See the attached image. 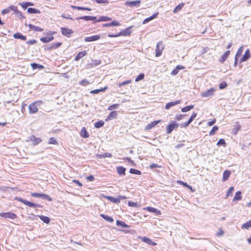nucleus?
I'll list each match as a JSON object with an SVG mask.
<instances>
[{
    "label": "nucleus",
    "mask_w": 251,
    "mask_h": 251,
    "mask_svg": "<svg viewBox=\"0 0 251 251\" xmlns=\"http://www.w3.org/2000/svg\"><path fill=\"white\" fill-rule=\"evenodd\" d=\"M133 27V26H130L129 27H128L125 29L121 31L120 32H119L117 34H108V37H117L121 36H129L132 31L131 30V29Z\"/></svg>",
    "instance_id": "1"
},
{
    "label": "nucleus",
    "mask_w": 251,
    "mask_h": 251,
    "mask_svg": "<svg viewBox=\"0 0 251 251\" xmlns=\"http://www.w3.org/2000/svg\"><path fill=\"white\" fill-rule=\"evenodd\" d=\"M179 126H180V125L176 121H171L166 126V134L171 133L174 130H176Z\"/></svg>",
    "instance_id": "2"
},
{
    "label": "nucleus",
    "mask_w": 251,
    "mask_h": 251,
    "mask_svg": "<svg viewBox=\"0 0 251 251\" xmlns=\"http://www.w3.org/2000/svg\"><path fill=\"white\" fill-rule=\"evenodd\" d=\"M32 197L39 198L42 200H47L49 201H52V199L50 196L47 194L43 193H32Z\"/></svg>",
    "instance_id": "3"
},
{
    "label": "nucleus",
    "mask_w": 251,
    "mask_h": 251,
    "mask_svg": "<svg viewBox=\"0 0 251 251\" xmlns=\"http://www.w3.org/2000/svg\"><path fill=\"white\" fill-rule=\"evenodd\" d=\"M39 218L44 223L49 224L50 222V219L49 217L43 215H34L32 213V222L36 221Z\"/></svg>",
    "instance_id": "4"
},
{
    "label": "nucleus",
    "mask_w": 251,
    "mask_h": 251,
    "mask_svg": "<svg viewBox=\"0 0 251 251\" xmlns=\"http://www.w3.org/2000/svg\"><path fill=\"white\" fill-rule=\"evenodd\" d=\"M0 217L5 219H10L12 220H14L17 218V216L16 214L11 212L0 213Z\"/></svg>",
    "instance_id": "5"
},
{
    "label": "nucleus",
    "mask_w": 251,
    "mask_h": 251,
    "mask_svg": "<svg viewBox=\"0 0 251 251\" xmlns=\"http://www.w3.org/2000/svg\"><path fill=\"white\" fill-rule=\"evenodd\" d=\"M164 49L163 44L162 42H158L156 46L155 56L159 57L161 55L162 51Z\"/></svg>",
    "instance_id": "6"
},
{
    "label": "nucleus",
    "mask_w": 251,
    "mask_h": 251,
    "mask_svg": "<svg viewBox=\"0 0 251 251\" xmlns=\"http://www.w3.org/2000/svg\"><path fill=\"white\" fill-rule=\"evenodd\" d=\"M141 1L140 0H136L134 1H126L125 3V5L126 6H129L130 7L138 8L140 7Z\"/></svg>",
    "instance_id": "7"
},
{
    "label": "nucleus",
    "mask_w": 251,
    "mask_h": 251,
    "mask_svg": "<svg viewBox=\"0 0 251 251\" xmlns=\"http://www.w3.org/2000/svg\"><path fill=\"white\" fill-rule=\"evenodd\" d=\"M61 31L63 35L68 38L71 37L72 34L74 33V31L72 29L66 27H61Z\"/></svg>",
    "instance_id": "8"
},
{
    "label": "nucleus",
    "mask_w": 251,
    "mask_h": 251,
    "mask_svg": "<svg viewBox=\"0 0 251 251\" xmlns=\"http://www.w3.org/2000/svg\"><path fill=\"white\" fill-rule=\"evenodd\" d=\"M44 103L42 100L36 101L32 102V113H35L38 111V109L40 108L41 104Z\"/></svg>",
    "instance_id": "9"
},
{
    "label": "nucleus",
    "mask_w": 251,
    "mask_h": 251,
    "mask_svg": "<svg viewBox=\"0 0 251 251\" xmlns=\"http://www.w3.org/2000/svg\"><path fill=\"white\" fill-rule=\"evenodd\" d=\"M251 57V52L250 50L248 49L246 50L245 54L241 58L239 63H241L242 62H245L249 60Z\"/></svg>",
    "instance_id": "10"
},
{
    "label": "nucleus",
    "mask_w": 251,
    "mask_h": 251,
    "mask_svg": "<svg viewBox=\"0 0 251 251\" xmlns=\"http://www.w3.org/2000/svg\"><path fill=\"white\" fill-rule=\"evenodd\" d=\"M144 209L147 210L149 212L154 213L155 215L156 216H160L161 215V211L157 209V208L150 206H148L147 207L144 208Z\"/></svg>",
    "instance_id": "11"
},
{
    "label": "nucleus",
    "mask_w": 251,
    "mask_h": 251,
    "mask_svg": "<svg viewBox=\"0 0 251 251\" xmlns=\"http://www.w3.org/2000/svg\"><path fill=\"white\" fill-rule=\"evenodd\" d=\"M100 39V35H94L85 37L84 41L86 42H90L98 40Z\"/></svg>",
    "instance_id": "12"
},
{
    "label": "nucleus",
    "mask_w": 251,
    "mask_h": 251,
    "mask_svg": "<svg viewBox=\"0 0 251 251\" xmlns=\"http://www.w3.org/2000/svg\"><path fill=\"white\" fill-rule=\"evenodd\" d=\"M215 91V89L211 88L210 89L202 92L201 94L202 97H208L212 96L214 94V92Z\"/></svg>",
    "instance_id": "13"
},
{
    "label": "nucleus",
    "mask_w": 251,
    "mask_h": 251,
    "mask_svg": "<svg viewBox=\"0 0 251 251\" xmlns=\"http://www.w3.org/2000/svg\"><path fill=\"white\" fill-rule=\"evenodd\" d=\"M140 239L141 240L145 242V243L151 246H155L156 245V243L153 242L152 240H151L150 238L147 237H141Z\"/></svg>",
    "instance_id": "14"
},
{
    "label": "nucleus",
    "mask_w": 251,
    "mask_h": 251,
    "mask_svg": "<svg viewBox=\"0 0 251 251\" xmlns=\"http://www.w3.org/2000/svg\"><path fill=\"white\" fill-rule=\"evenodd\" d=\"M161 120H157V121H154L153 122L150 123L149 124H148L145 127V129L146 130H149L152 128L156 125H157L158 124H159L160 122H161Z\"/></svg>",
    "instance_id": "15"
},
{
    "label": "nucleus",
    "mask_w": 251,
    "mask_h": 251,
    "mask_svg": "<svg viewBox=\"0 0 251 251\" xmlns=\"http://www.w3.org/2000/svg\"><path fill=\"white\" fill-rule=\"evenodd\" d=\"M181 102L180 100H176L174 101H171L167 103H166L165 105V109H169L171 107L174 106L178 104H179Z\"/></svg>",
    "instance_id": "16"
},
{
    "label": "nucleus",
    "mask_w": 251,
    "mask_h": 251,
    "mask_svg": "<svg viewBox=\"0 0 251 251\" xmlns=\"http://www.w3.org/2000/svg\"><path fill=\"white\" fill-rule=\"evenodd\" d=\"M230 53V51L228 50H226L220 57L219 61L220 63H224L227 59Z\"/></svg>",
    "instance_id": "17"
},
{
    "label": "nucleus",
    "mask_w": 251,
    "mask_h": 251,
    "mask_svg": "<svg viewBox=\"0 0 251 251\" xmlns=\"http://www.w3.org/2000/svg\"><path fill=\"white\" fill-rule=\"evenodd\" d=\"M118 115L117 112L116 111H112L110 112L107 117V118L106 119L105 121H108L109 120H111L113 119L114 118H117Z\"/></svg>",
    "instance_id": "18"
},
{
    "label": "nucleus",
    "mask_w": 251,
    "mask_h": 251,
    "mask_svg": "<svg viewBox=\"0 0 251 251\" xmlns=\"http://www.w3.org/2000/svg\"><path fill=\"white\" fill-rule=\"evenodd\" d=\"M104 197L109 201L115 204H118L120 202V199L118 198V197L117 198H114L112 196H104Z\"/></svg>",
    "instance_id": "19"
},
{
    "label": "nucleus",
    "mask_w": 251,
    "mask_h": 251,
    "mask_svg": "<svg viewBox=\"0 0 251 251\" xmlns=\"http://www.w3.org/2000/svg\"><path fill=\"white\" fill-rule=\"evenodd\" d=\"M108 87L105 86L103 88H101L100 89H95L93 90H91L90 93L92 94H97L100 92H105L106 90L108 89Z\"/></svg>",
    "instance_id": "20"
},
{
    "label": "nucleus",
    "mask_w": 251,
    "mask_h": 251,
    "mask_svg": "<svg viewBox=\"0 0 251 251\" xmlns=\"http://www.w3.org/2000/svg\"><path fill=\"white\" fill-rule=\"evenodd\" d=\"M117 173L120 176H124L126 174V168L123 166H119L116 167Z\"/></svg>",
    "instance_id": "21"
},
{
    "label": "nucleus",
    "mask_w": 251,
    "mask_h": 251,
    "mask_svg": "<svg viewBox=\"0 0 251 251\" xmlns=\"http://www.w3.org/2000/svg\"><path fill=\"white\" fill-rule=\"evenodd\" d=\"M87 53V51L85 50L79 52L75 57V60L76 61L79 60L81 58L85 56Z\"/></svg>",
    "instance_id": "22"
},
{
    "label": "nucleus",
    "mask_w": 251,
    "mask_h": 251,
    "mask_svg": "<svg viewBox=\"0 0 251 251\" xmlns=\"http://www.w3.org/2000/svg\"><path fill=\"white\" fill-rule=\"evenodd\" d=\"M13 37L15 39H21L23 41H25L26 39V36L23 35L20 32H17L13 34Z\"/></svg>",
    "instance_id": "23"
},
{
    "label": "nucleus",
    "mask_w": 251,
    "mask_h": 251,
    "mask_svg": "<svg viewBox=\"0 0 251 251\" xmlns=\"http://www.w3.org/2000/svg\"><path fill=\"white\" fill-rule=\"evenodd\" d=\"M116 225L119 227L124 228L129 227V226L127 225L125 222L119 220L116 221Z\"/></svg>",
    "instance_id": "24"
},
{
    "label": "nucleus",
    "mask_w": 251,
    "mask_h": 251,
    "mask_svg": "<svg viewBox=\"0 0 251 251\" xmlns=\"http://www.w3.org/2000/svg\"><path fill=\"white\" fill-rule=\"evenodd\" d=\"M231 175V172L229 170H226L223 172V181H226L229 177Z\"/></svg>",
    "instance_id": "25"
},
{
    "label": "nucleus",
    "mask_w": 251,
    "mask_h": 251,
    "mask_svg": "<svg viewBox=\"0 0 251 251\" xmlns=\"http://www.w3.org/2000/svg\"><path fill=\"white\" fill-rule=\"evenodd\" d=\"M184 67L181 65H177L176 68L171 73L172 75H176L180 70L183 69Z\"/></svg>",
    "instance_id": "26"
},
{
    "label": "nucleus",
    "mask_w": 251,
    "mask_h": 251,
    "mask_svg": "<svg viewBox=\"0 0 251 251\" xmlns=\"http://www.w3.org/2000/svg\"><path fill=\"white\" fill-rule=\"evenodd\" d=\"M54 37L53 36H48V37H43L40 38V41H42L44 43H48L54 39Z\"/></svg>",
    "instance_id": "27"
},
{
    "label": "nucleus",
    "mask_w": 251,
    "mask_h": 251,
    "mask_svg": "<svg viewBox=\"0 0 251 251\" xmlns=\"http://www.w3.org/2000/svg\"><path fill=\"white\" fill-rule=\"evenodd\" d=\"M80 134L84 138H88L89 136V134L85 127L82 128Z\"/></svg>",
    "instance_id": "28"
},
{
    "label": "nucleus",
    "mask_w": 251,
    "mask_h": 251,
    "mask_svg": "<svg viewBox=\"0 0 251 251\" xmlns=\"http://www.w3.org/2000/svg\"><path fill=\"white\" fill-rule=\"evenodd\" d=\"M100 216L108 222L113 223L114 222L113 218L112 217L109 216L107 215H105L104 214H101L100 215Z\"/></svg>",
    "instance_id": "29"
},
{
    "label": "nucleus",
    "mask_w": 251,
    "mask_h": 251,
    "mask_svg": "<svg viewBox=\"0 0 251 251\" xmlns=\"http://www.w3.org/2000/svg\"><path fill=\"white\" fill-rule=\"evenodd\" d=\"M71 7L73 9H77L78 10H86V11H91V8H88V7H81V6H75V5H71Z\"/></svg>",
    "instance_id": "30"
},
{
    "label": "nucleus",
    "mask_w": 251,
    "mask_h": 251,
    "mask_svg": "<svg viewBox=\"0 0 251 251\" xmlns=\"http://www.w3.org/2000/svg\"><path fill=\"white\" fill-rule=\"evenodd\" d=\"M242 193L238 191L235 193V196L233 199V201L241 200L242 199Z\"/></svg>",
    "instance_id": "31"
},
{
    "label": "nucleus",
    "mask_w": 251,
    "mask_h": 251,
    "mask_svg": "<svg viewBox=\"0 0 251 251\" xmlns=\"http://www.w3.org/2000/svg\"><path fill=\"white\" fill-rule=\"evenodd\" d=\"M40 138H37L34 135H32V145L35 146L42 142Z\"/></svg>",
    "instance_id": "32"
},
{
    "label": "nucleus",
    "mask_w": 251,
    "mask_h": 251,
    "mask_svg": "<svg viewBox=\"0 0 251 251\" xmlns=\"http://www.w3.org/2000/svg\"><path fill=\"white\" fill-rule=\"evenodd\" d=\"M44 69V66L42 65L36 63H32V70L38 69L39 70Z\"/></svg>",
    "instance_id": "33"
},
{
    "label": "nucleus",
    "mask_w": 251,
    "mask_h": 251,
    "mask_svg": "<svg viewBox=\"0 0 251 251\" xmlns=\"http://www.w3.org/2000/svg\"><path fill=\"white\" fill-rule=\"evenodd\" d=\"M194 106L193 105H189L184 107H182L181 109V112H186L191 110V109L194 108Z\"/></svg>",
    "instance_id": "34"
},
{
    "label": "nucleus",
    "mask_w": 251,
    "mask_h": 251,
    "mask_svg": "<svg viewBox=\"0 0 251 251\" xmlns=\"http://www.w3.org/2000/svg\"><path fill=\"white\" fill-rule=\"evenodd\" d=\"M193 120L189 118L186 122L180 124V127L182 128L188 127L190 125V124L193 122Z\"/></svg>",
    "instance_id": "35"
},
{
    "label": "nucleus",
    "mask_w": 251,
    "mask_h": 251,
    "mask_svg": "<svg viewBox=\"0 0 251 251\" xmlns=\"http://www.w3.org/2000/svg\"><path fill=\"white\" fill-rule=\"evenodd\" d=\"M112 18L107 16H101L99 18L98 21L99 22H105V21H111Z\"/></svg>",
    "instance_id": "36"
},
{
    "label": "nucleus",
    "mask_w": 251,
    "mask_h": 251,
    "mask_svg": "<svg viewBox=\"0 0 251 251\" xmlns=\"http://www.w3.org/2000/svg\"><path fill=\"white\" fill-rule=\"evenodd\" d=\"M104 121H103L102 120H100L99 121L96 122L94 124V126L95 128H99L103 126H104Z\"/></svg>",
    "instance_id": "37"
},
{
    "label": "nucleus",
    "mask_w": 251,
    "mask_h": 251,
    "mask_svg": "<svg viewBox=\"0 0 251 251\" xmlns=\"http://www.w3.org/2000/svg\"><path fill=\"white\" fill-rule=\"evenodd\" d=\"M20 5L25 10L28 6H31V2H22L20 3Z\"/></svg>",
    "instance_id": "38"
},
{
    "label": "nucleus",
    "mask_w": 251,
    "mask_h": 251,
    "mask_svg": "<svg viewBox=\"0 0 251 251\" xmlns=\"http://www.w3.org/2000/svg\"><path fill=\"white\" fill-rule=\"evenodd\" d=\"M241 227L243 229H247L251 227V220L248 221V222H246L243 225H242Z\"/></svg>",
    "instance_id": "39"
},
{
    "label": "nucleus",
    "mask_w": 251,
    "mask_h": 251,
    "mask_svg": "<svg viewBox=\"0 0 251 251\" xmlns=\"http://www.w3.org/2000/svg\"><path fill=\"white\" fill-rule=\"evenodd\" d=\"M184 5V4L183 2L179 4L175 8V9L173 10V12L175 13H177L178 11H180Z\"/></svg>",
    "instance_id": "40"
},
{
    "label": "nucleus",
    "mask_w": 251,
    "mask_h": 251,
    "mask_svg": "<svg viewBox=\"0 0 251 251\" xmlns=\"http://www.w3.org/2000/svg\"><path fill=\"white\" fill-rule=\"evenodd\" d=\"M218 129H219V127L218 126H214L212 127V129L210 131L209 135L210 136L214 135L216 133V132L217 131Z\"/></svg>",
    "instance_id": "41"
},
{
    "label": "nucleus",
    "mask_w": 251,
    "mask_h": 251,
    "mask_svg": "<svg viewBox=\"0 0 251 251\" xmlns=\"http://www.w3.org/2000/svg\"><path fill=\"white\" fill-rule=\"evenodd\" d=\"M129 173L131 174H135L138 175H141V172L140 171L133 168L130 169Z\"/></svg>",
    "instance_id": "42"
},
{
    "label": "nucleus",
    "mask_w": 251,
    "mask_h": 251,
    "mask_svg": "<svg viewBox=\"0 0 251 251\" xmlns=\"http://www.w3.org/2000/svg\"><path fill=\"white\" fill-rule=\"evenodd\" d=\"M226 142L225 140V139H220L217 142V145L218 146H223V147H226Z\"/></svg>",
    "instance_id": "43"
},
{
    "label": "nucleus",
    "mask_w": 251,
    "mask_h": 251,
    "mask_svg": "<svg viewBox=\"0 0 251 251\" xmlns=\"http://www.w3.org/2000/svg\"><path fill=\"white\" fill-rule=\"evenodd\" d=\"M18 200L22 202L23 203H24V204L27 205L28 206L30 207H31V201H26L25 200H24L22 198H19L18 199Z\"/></svg>",
    "instance_id": "44"
},
{
    "label": "nucleus",
    "mask_w": 251,
    "mask_h": 251,
    "mask_svg": "<svg viewBox=\"0 0 251 251\" xmlns=\"http://www.w3.org/2000/svg\"><path fill=\"white\" fill-rule=\"evenodd\" d=\"M120 106V104L118 103L113 104L112 105H110L108 108V110H112L113 109H118Z\"/></svg>",
    "instance_id": "45"
},
{
    "label": "nucleus",
    "mask_w": 251,
    "mask_h": 251,
    "mask_svg": "<svg viewBox=\"0 0 251 251\" xmlns=\"http://www.w3.org/2000/svg\"><path fill=\"white\" fill-rule=\"evenodd\" d=\"M92 1H95L97 3L99 4H106L109 3L108 0H91Z\"/></svg>",
    "instance_id": "46"
},
{
    "label": "nucleus",
    "mask_w": 251,
    "mask_h": 251,
    "mask_svg": "<svg viewBox=\"0 0 251 251\" xmlns=\"http://www.w3.org/2000/svg\"><path fill=\"white\" fill-rule=\"evenodd\" d=\"M186 115V114L176 115L175 118V119L177 121H180L183 119Z\"/></svg>",
    "instance_id": "47"
},
{
    "label": "nucleus",
    "mask_w": 251,
    "mask_h": 251,
    "mask_svg": "<svg viewBox=\"0 0 251 251\" xmlns=\"http://www.w3.org/2000/svg\"><path fill=\"white\" fill-rule=\"evenodd\" d=\"M145 75L144 73H140L135 78V81H139L144 78Z\"/></svg>",
    "instance_id": "48"
},
{
    "label": "nucleus",
    "mask_w": 251,
    "mask_h": 251,
    "mask_svg": "<svg viewBox=\"0 0 251 251\" xmlns=\"http://www.w3.org/2000/svg\"><path fill=\"white\" fill-rule=\"evenodd\" d=\"M76 20H84L85 21H90V16H83L76 18Z\"/></svg>",
    "instance_id": "49"
},
{
    "label": "nucleus",
    "mask_w": 251,
    "mask_h": 251,
    "mask_svg": "<svg viewBox=\"0 0 251 251\" xmlns=\"http://www.w3.org/2000/svg\"><path fill=\"white\" fill-rule=\"evenodd\" d=\"M227 86V83L226 81H222L219 84V89H224Z\"/></svg>",
    "instance_id": "50"
},
{
    "label": "nucleus",
    "mask_w": 251,
    "mask_h": 251,
    "mask_svg": "<svg viewBox=\"0 0 251 251\" xmlns=\"http://www.w3.org/2000/svg\"><path fill=\"white\" fill-rule=\"evenodd\" d=\"M101 61L100 60H92V62L91 64L93 66H96L100 64Z\"/></svg>",
    "instance_id": "51"
},
{
    "label": "nucleus",
    "mask_w": 251,
    "mask_h": 251,
    "mask_svg": "<svg viewBox=\"0 0 251 251\" xmlns=\"http://www.w3.org/2000/svg\"><path fill=\"white\" fill-rule=\"evenodd\" d=\"M49 144L57 145V141H56V140L55 139V138L54 137H50L49 139Z\"/></svg>",
    "instance_id": "52"
},
{
    "label": "nucleus",
    "mask_w": 251,
    "mask_h": 251,
    "mask_svg": "<svg viewBox=\"0 0 251 251\" xmlns=\"http://www.w3.org/2000/svg\"><path fill=\"white\" fill-rule=\"evenodd\" d=\"M62 42H57V43H52L51 45H52L53 49H57L59 47H60L62 45Z\"/></svg>",
    "instance_id": "53"
},
{
    "label": "nucleus",
    "mask_w": 251,
    "mask_h": 251,
    "mask_svg": "<svg viewBox=\"0 0 251 251\" xmlns=\"http://www.w3.org/2000/svg\"><path fill=\"white\" fill-rule=\"evenodd\" d=\"M32 30H34L35 31L41 32V31H43V28L38 27V26H35L34 25H32Z\"/></svg>",
    "instance_id": "54"
},
{
    "label": "nucleus",
    "mask_w": 251,
    "mask_h": 251,
    "mask_svg": "<svg viewBox=\"0 0 251 251\" xmlns=\"http://www.w3.org/2000/svg\"><path fill=\"white\" fill-rule=\"evenodd\" d=\"M243 50H244V47L243 46H241L239 49L238 50H237V51L236 52V54H237V56H241L242 54V52L243 51Z\"/></svg>",
    "instance_id": "55"
},
{
    "label": "nucleus",
    "mask_w": 251,
    "mask_h": 251,
    "mask_svg": "<svg viewBox=\"0 0 251 251\" xmlns=\"http://www.w3.org/2000/svg\"><path fill=\"white\" fill-rule=\"evenodd\" d=\"M9 9L13 11H14L15 13L16 14L17 12L19 10L18 9V8L16 6L12 5L9 6Z\"/></svg>",
    "instance_id": "56"
},
{
    "label": "nucleus",
    "mask_w": 251,
    "mask_h": 251,
    "mask_svg": "<svg viewBox=\"0 0 251 251\" xmlns=\"http://www.w3.org/2000/svg\"><path fill=\"white\" fill-rule=\"evenodd\" d=\"M224 231L221 228L219 229V231L216 233V235L218 237L223 236L224 234Z\"/></svg>",
    "instance_id": "57"
},
{
    "label": "nucleus",
    "mask_w": 251,
    "mask_h": 251,
    "mask_svg": "<svg viewBox=\"0 0 251 251\" xmlns=\"http://www.w3.org/2000/svg\"><path fill=\"white\" fill-rule=\"evenodd\" d=\"M89 82L87 79H83L80 81H79V84L81 85L86 86L87 84H89Z\"/></svg>",
    "instance_id": "58"
},
{
    "label": "nucleus",
    "mask_w": 251,
    "mask_h": 251,
    "mask_svg": "<svg viewBox=\"0 0 251 251\" xmlns=\"http://www.w3.org/2000/svg\"><path fill=\"white\" fill-rule=\"evenodd\" d=\"M234 190V188L233 186L230 187L228 189V190L227 191V192L226 193V197H227L229 196V195H230L233 192Z\"/></svg>",
    "instance_id": "59"
},
{
    "label": "nucleus",
    "mask_w": 251,
    "mask_h": 251,
    "mask_svg": "<svg viewBox=\"0 0 251 251\" xmlns=\"http://www.w3.org/2000/svg\"><path fill=\"white\" fill-rule=\"evenodd\" d=\"M176 183H177V184L182 185L183 186H184L185 187H187L188 184L187 182H185L183 181L178 180L176 181Z\"/></svg>",
    "instance_id": "60"
},
{
    "label": "nucleus",
    "mask_w": 251,
    "mask_h": 251,
    "mask_svg": "<svg viewBox=\"0 0 251 251\" xmlns=\"http://www.w3.org/2000/svg\"><path fill=\"white\" fill-rule=\"evenodd\" d=\"M128 205L130 207H137L138 204L136 202L129 201H128Z\"/></svg>",
    "instance_id": "61"
},
{
    "label": "nucleus",
    "mask_w": 251,
    "mask_h": 251,
    "mask_svg": "<svg viewBox=\"0 0 251 251\" xmlns=\"http://www.w3.org/2000/svg\"><path fill=\"white\" fill-rule=\"evenodd\" d=\"M131 80L123 81V82H121V83L119 84V87H121L122 86L131 83Z\"/></svg>",
    "instance_id": "62"
},
{
    "label": "nucleus",
    "mask_w": 251,
    "mask_h": 251,
    "mask_svg": "<svg viewBox=\"0 0 251 251\" xmlns=\"http://www.w3.org/2000/svg\"><path fill=\"white\" fill-rule=\"evenodd\" d=\"M86 179L88 181H93L95 180V177L93 175H90L89 176H87Z\"/></svg>",
    "instance_id": "63"
},
{
    "label": "nucleus",
    "mask_w": 251,
    "mask_h": 251,
    "mask_svg": "<svg viewBox=\"0 0 251 251\" xmlns=\"http://www.w3.org/2000/svg\"><path fill=\"white\" fill-rule=\"evenodd\" d=\"M111 23L112 26H119L121 25L120 23L118 21L116 20H114L112 21Z\"/></svg>",
    "instance_id": "64"
}]
</instances>
